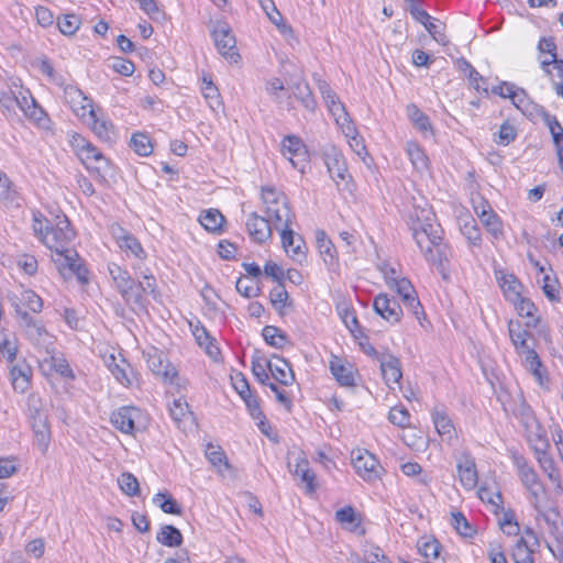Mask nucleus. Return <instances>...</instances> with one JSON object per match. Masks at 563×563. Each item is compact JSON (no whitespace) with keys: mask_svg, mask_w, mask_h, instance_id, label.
Returning a JSON list of instances; mask_svg holds the SVG:
<instances>
[{"mask_svg":"<svg viewBox=\"0 0 563 563\" xmlns=\"http://www.w3.org/2000/svg\"><path fill=\"white\" fill-rule=\"evenodd\" d=\"M434 213L430 209H415L409 225L419 249L426 254L427 246H433L442 241L434 225Z\"/></svg>","mask_w":563,"mask_h":563,"instance_id":"nucleus-1","label":"nucleus"},{"mask_svg":"<svg viewBox=\"0 0 563 563\" xmlns=\"http://www.w3.org/2000/svg\"><path fill=\"white\" fill-rule=\"evenodd\" d=\"M209 27L218 52L230 63H238L240 54L229 23L224 20H216L210 22Z\"/></svg>","mask_w":563,"mask_h":563,"instance_id":"nucleus-2","label":"nucleus"},{"mask_svg":"<svg viewBox=\"0 0 563 563\" xmlns=\"http://www.w3.org/2000/svg\"><path fill=\"white\" fill-rule=\"evenodd\" d=\"M75 238V231L70 227V222L66 216L59 218L56 225L45 228L43 242L55 252V256L63 254L70 249L68 244Z\"/></svg>","mask_w":563,"mask_h":563,"instance_id":"nucleus-3","label":"nucleus"},{"mask_svg":"<svg viewBox=\"0 0 563 563\" xmlns=\"http://www.w3.org/2000/svg\"><path fill=\"white\" fill-rule=\"evenodd\" d=\"M322 156L330 177L335 181L338 188L351 192V177L347 174V167L342 153L336 147L330 146L323 151Z\"/></svg>","mask_w":563,"mask_h":563,"instance_id":"nucleus-4","label":"nucleus"},{"mask_svg":"<svg viewBox=\"0 0 563 563\" xmlns=\"http://www.w3.org/2000/svg\"><path fill=\"white\" fill-rule=\"evenodd\" d=\"M108 268L114 287L124 302L141 306V297L136 294V282L132 278L131 274L114 263L110 264Z\"/></svg>","mask_w":563,"mask_h":563,"instance_id":"nucleus-5","label":"nucleus"},{"mask_svg":"<svg viewBox=\"0 0 563 563\" xmlns=\"http://www.w3.org/2000/svg\"><path fill=\"white\" fill-rule=\"evenodd\" d=\"M55 265L64 277L75 275L81 284L88 283V271L79 262L75 250H69L63 254L53 257Z\"/></svg>","mask_w":563,"mask_h":563,"instance_id":"nucleus-6","label":"nucleus"},{"mask_svg":"<svg viewBox=\"0 0 563 563\" xmlns=\"http://www.w3.org/2000/svg\"><path fill=\"white\" fill-rule=\"evenodd\" d=\"M351 459L356 473L365 481H374L379 477V462L367 450H353Z\"/></svg>","mask_w":563,"mask_h":563,"instance_id":"nucleus-7","label":"nucleus"},{"mask_svg":"<svg viewBox=\"0 0 563 563\" xmlns=\"http://www.w3.org/2000/svg\"><path fill=\"white\" fill-rule=\"evenodd\" d=\"M75 146L78 150L80 161L88 169H93L97 173H100L108 166V159L102 155V153L82 137L75 139Z\"/></svg>","mask_w":563,"mask_h":563,"instance_id":"nucleus-8","label":"nucleus"},{"mask_svg":"<svg viewBox=\"0 0 563 563\" xmlns=\"http://www.w3.org/2000/svg\"><path fill=\"white\" fill-rule=\"evenodd\" d=\"M282 151L295 168L303 172L308 159V151L302 141L295 135H288L283 140Z\"/></svg>","mask_w":563,"mask_h":563,"instance_id":"nucleus-9","label":"nucleus"},{"mask_svg":"<svg viewBox=\"0 0 563 563\" xmlns=\"http://www.w3.org/2000/svg\"><path fill=\"white\" fill-rule=\"evenodd\" d=\"M374 311L391 324L398 323L402 309L396 298L378 294L373 301Z\"/></svg>","mask_w":563,"mask_h":563,"instance_id":"nucleus-10","label":"nucleus"},{"mask_svg":"<svg viewBox=\"0 0 563 563\" xmlns=\"http://www.w3.org/2000/svg\"><path fill=\"white\" fill-rule=\"evenodd\" d=\"M141 411L135 407H121L111 415V423L121 432L133 434L137 430L136 420Z\"/></svg>","mask_w":563,"mask_h":563,"instance_id":"nucleus-11","label":"nucleus"},{"mask_svg":"<svg viewBox=\"0 0 563 563\" xmlns=\"http://www.w3.org/2000/svg\"><path fill=\"white\" fill-rule=\"evenodd\" d=\"M267 218L260 217L253 212L246 221L250 236L257 243H264L272 236V228Z\"/></svg>","mask_w":563,"mask_h":563,"instance_id":"nucleus-12","label":"nucleus"},{"mask_svg":"<svg viewBox=\"0 0 563 563\" xmlns=\"http://www.w3.org/2000/svg\"><path fill=\"white\" fill-rule=\"evenodd\" d=\"M147 365L153 374L161 376L164 382H173L177 371L163 356L162 352L154 350L147 354Z\"/></svg>","mask_w":563,"mask_h":563,"instance_id":"nucleus-13","label":"nucleus"},{"mask_svg":"<svg viewBox=\"0 0 563 563\" xmlns=\"http://www.w3.org/2000/svg\"><path fill=\"white\" fill-rule=\"evenodd\" d=\"M460 482L466 489H473L478 482L474 459L465 453L456 465Z\"/></svg>","mask_w":563,"mask_h":563,"instance_id":"nucleus-14","label":"nucleus"},{"mask_svg":"<svg viewBox=\"0 0 563 563\" xmlns=\"http://www.w3.org/2000/svg\"><path fill=\"white\" fill-rule=\"evenodd\" d=\"M266 214L269 221H274L276 229L291 224L294 219L287 198L266 207Z\"/></svg>","mask_w":563,"mask_h":563,"instance_id":"nucleus-15","label":"nucleus"},{"mask_svg":"<svg viewBox=\"0 0 563 563\" xmlns=\"http://www.w3.org/2000/svg\"><path fill=\"white\" fill-rule=\"evenodd\" d=\"M382 375L387 385L389 383L398 384L402 378L401 363L393 354H383L378 357Z\"/></svg>","mask_w":563,"mask_h":563,"instance_id":"nucleus-16","label":"nucleus"},{"mask_svg":"<svg viewBox=\"0 0 563 563\" xmlns=\"http://www.w3.org/2000/svg\"><path fill=\"white\" fill-rule=\"evenodd\" d=\"M319 89L324 101L327 102L330 112L336 117V123L341 124V119L347 121V113L345 108L340 102L336 93L331 89V87L325 81H321L319 84ZM342 126L344 128V122H342Z\"/></svg>","mask_w":563,"mask_h":563,"instance_id":"nucleus-17","label":"nucleus"},{"mask_svg":"<svg viewBox=\"0 0 563 563\" xmlns=\"http://www.w3.org/2000/svg\"><path fill=\"white\" fill-rule=\"evenodd\" d=\"M522 356L523 366L534 376L539 385L543 386L545 383H548L549 379L547 375V368L541 362L536 350L532 349L531 351H527V353L523 354Z\"/></svg>","mask_w":563,"mask_h":563,"instance_id":"nucleus-18","label":"nucleus"},{"mask_svg":"<svg viewBox=\"0 0 563 563\" xmlns=\"http://www.w3.org/2000/svg\"><path fill=\"white\" fill-rule=\"evenodd\" d=\"M291 224L279 228L282 236V245L286 252L291 249V257L299 258L305 257V251L302 250L306 244L305 241L299 236L295 240V232L291 230Z\"/></svg>","mask_w":563,"mask_h":563,"instance_id":"nucleus-19","label":"nucleus"},{"mask_svg":"<svg viewBox=\"0 0 563 563\" xmlns=\"http://www.w3.org/2000/svg\"><path fill=\"white\" fill-rule=\"evenodd\" d=\"M190 325L197 343L206 349L207 354L211 358L217 361L221 352L220 349L214 344V339L209 334L207 329L200 324L199 321L197 322V324L194 325L192 323H190Z\"/></svg>","mask_w":563,"mask_h":563,"instance_id":"nucleus-20","label":"nucleus"},{"mask_svg":"<svg viewBox=\"0 0 563 563\" xmlns=\"http://www.w3.org/2000/svg\"><path fill=\"white\" fill-rule=\"evenodd\" d=\"M497 280L506 299L517 303L519 296H521L522 284L520 280L514 274L504 273L500 276L497 275Z\"/></svg>","mask_w":563,"mask_h":563,"instance_id":"nucleus-21","label":"nucleus"},{"mask_svg":"<svg viewBox=\"0 0 563 563\" xmlns=\"http://www.w3.org/2000/svg\"><path fill=\"white\" fill-rule=\"evenodd\" d=\"M273 357L278 360L282 365L279 366L277 364H273L271 361H267V368L271 371L272 375L278 383L285 386L290 385L295 379V374L289 362L278 355H273Z\"/></svg>","mask_w":563,"mask_h":563,"instance_id":"nucleus-22","label":"nucleus"},{"mask_svg":"<svg viewBox=\"0 0 563 563\" xmlns=\"http://www.w3.org/2000/svg\"><path fill=\"white\" fill-rule=\"evenodd\" d=\"M118 230L120 231V234H115V238L120 249L123 250L124 252H130L139 260H145L146 253L143 250L139 240L134 238L132 234L128 233L122 228H119Z\"/></svg>","mask_w":563,"mask_h":563,"instance_id":"nucleus-23","label":"nucleus"},{"mask_svg":"<svg viewBox=\"0 0 563 563\" xmlns=\"http://www.w3.org/2000/svg\"><path fill=\"white\" fill-rule=\"evenodd\" d=\"M85 101H88L89 109V119L91 120V128L92 131L96 133V135L102 140V141H111L112 140V124L103 119H99L96 114V111L93 110L92 106L90 104L91 100L88 98H84Z\"/></svg>","mask_w":563,"mask_h":563,"instance_id":"nucleus-24","label":"nucleus"},{"mask_svg":"<svg viewBox=\"0 0 563 563\" xmlns=\"http://www.w3.org/2000/svg\"><path fill=\"white\" fill-rule=\"evenodd\" d=\"M16 313L22 319L25 333L30 340L38 342L44 335L47 334L44 325L33 319L29 312L22 311L19 306H16Z\"/></svg>","mask_w":563,"mask_h":563,"instance_id":"nucleus-25","label":"nucleus"},{"mask_svg":"<svg viewBox=\"0 0 563 563\" xmlns=\"http://www.w3.org/2000/svg\"><path fill=\"white\" fill-rule=\"evenodd\" d=\"M199 222L207 231L220 233L222 232L225 218L218 209H209L200 214Z\"/></svg>","mask_w":563,"mask_h":563,"instance_id":"nucleus-26","label":"nucleus"},{"mask_svg":"<svg viewBox=\"0 0 563 563\" xmlns=\"http://www.w3.org/2000/svg\"><path fill=\"white\" fill-rule=\"evenodd\" d=\"M291 472L295 476L300 477L301 482L306 484V492L308 494L316 492V474L310 470L309 462L306 459L299 460L295 470Z\"/></svg>","mask_w":563,"mask_h":563,"instance_id":"nucleus-27","label":"nucleus"},{"mask_svg":"<svg viewBox=\"0 0 563 563\" xmlns=\"http://www.w3.org/2000/svg\"><path fill=\"white\" fill-rule=\"evenodd\" d=\"M330 371L342 386H354V374L351 367L345 366L340 358L335 357L330 362Z\"/></svg>","mask_w":563,"mask_h":563,"instance_id":"nucleus-28","label":"nucleus"},{"mask_svg":"<svg viewBox=\"0 0 563 563\" xmlns=\"http://www.w3.org/2000/svg\"><path fill=\"white\" fill-rule=\"evenodd\" d=\"M262 335L268 345L277 350L284 349V346L289 343L287 334L275 325H265L262 330Z\"/></svg>","mask_w":563,"mask_h":563,"instance_id":"nucleus-29","label":"nucleus"},{"mask_svg":"<svg viewBox=\"0 0 563 563\" xmlns=\"http://www.w3.org/2000/svg\"><path fill=\"white\" fill-rule=\"evenodd\" d=\"M31 374L32 371L27 365H14L10 371L13 389L24 393L29 388Z\"/></svg>","mask_w":563,"mask_h":563,"instance_id":"nucleus-30","label":"nucleus"},{"mask_svg":"<svg viewBox=\"0 0 563 563\" xmlns=\"http://www.w3.org/2000/svg\"><path fill=\"white\" fill-rule=\"evenodd\" d=\"M156 540L165 547L175 548L183 543V534L175 526L166 525L161 528V531L156 536Z\"/></svg>","mask_w":563,"mask_h":563,"instance_id":"nucleus-31","label":"nucleus"},{"mask_svg":"<svg viewBox=\"0 0 563 563\" xmlns=\"http://www.w3.org/2000/svg\"><path fill=\"white\" fill-rule=\"evenodd\" d=\"M475 211L483 224L495 239H498L503 235V228L499 218L490 207H488V210H482L481 212L478 211V207H475Z\"/></svg>","mask_w":563,"mask_h":563,"instance_id":"nucleus-32","label":"nucleus"},{"mask_svg":"<svg viewBox=\"0 0 563 563\" xmlns=\"http://www.w3.org/2000/svg\"><path fill=\"white\" fill-rule=\"evenodd\" d=\"M19 199L20 196L15 186L7 174L0 170V201L19 206Z\"/></svg>","mask_w":563,"mask_h":563,"instance_id":"nucleus-33","label":"nucleus"},{"mask_svg":"<svg viewBox=\"0 0 563 563\" xmlns=\"http://www.w3.org/2000/svg\"><path fill=\"white\" fill-rule=\"evenodd\" d=\"M533 548L530 545V541L523 537L516 541L512 550V560L515 563H534L532 553Z\"/></svg>","mask_w":563,"mask_h":563,"instance_id":"nucleus-34","label":"nucleus"},{"mask_svg":"<svg viewBox=\"0 0 563 563\" xmlns=\"http://www.w3.org/2000/svg\"><path fill=\"white\" fill-rule=\"evenodd\" d=\"M317 244L323 261L328 265H333L335 258V247L327 234L322 230L316 232Z\"/></svg>","mask_w":563,"mask_h":563,"instance_id":"nucleus-35","label":"nucleus"},{"mask_svg":"<svg viewBox=\"0 0 563 563\" xmlns=\"http://www.w3.org/2000/svg\"><path fill=\"white\" fill-rule=\"evenodd\" d=\"M23 113L30 120H33L40 128L47 129L49 119L46 112L40 107L36 100L31 97V106H23Z\"/></svg>","mask_w":563,"mask_h":563,"instance_id":"nucleus-36","label":"nucleus"},{"mask_svg":"<svg viewBox=\"0 0 563 563\" xmlns=\"http://www.w3.org/2000/svg\"><path fill=\"white\" fill-rule=\"evenodd\" d=\"M205 454H206V457L208 459V461L213 466H216V467L223 466L227 470L231 468L228 457L221 446L214 445L212 443H208L206 446V450H205ZM219 473L222 474L221 468H219Z\"/></svg>","mask_w":563,"mask_h":563,"instance_id":"nucleus-37","label":"nucleus"},{"mask_svg":"<svg viewBox=\"0 0 563 563\" xmlns=\"http://www.w3.org/2000/svg\"><path fill=\"white\" fill-rule=\"evenodd\" d=\"M153 503L156 504L165 514L177 516L183 514L181 506L168 493H157L153 498Z\"/></svg>","mask_w":563,"mask_h":563,"instance_id":"nucleus-38","label":"nucleus"},{"mask_svg":"<svg viewBox=\"0 0 563 563\" xmlns=\"http://www.w3.org/2000/svg\"><path fill=\"white\" fill-rule=\"evenodd\" d=\"M201 90L209 107L212 111H217L222 106V101L218 88L210 78L203 76Z\"/></svg>","mask_w":563,"mask_h":563,"instance_id":"nucleus-39","label":"nucleus"},{"mask_svg":"<svg viewBox=\"0 0 563 563\" xmlns=\"http://www.w3.org/2000/svg\"><path fill=\"white\" fill-rule=\"evenodd\" d=\"M407 113L411 121V123L420 131V132H432V125L430 119L427 114H424L416 104H409L407 107Z\"/></svg>","mask_w":563,"mask_h":563,"instance_id":"nucleus-40","label":"nucleus"},{"mask_svg":"<svg viewBox=\"0 0 563 563\" xmlns=\"http://www.w3.org/2000/svg\"><path fill=\"white\" fill-rule=\"evenodd\" d=\"M118 485L123 494L130 497L139 496L141 493L137 478L130 472H123L118 477Z\"/></svg>","mask_w":563,"mask_h":563,"instance_id":"nucleus-41","label":"nucleus"},{"mask_svg":"<svg viewBox=\"0 0 563 563\" xmlns=\"http://www.w3.org/2000/svg\"><path fill=\"white\" fill-rule=\"evenodd\" d=\"M260 3L273 24H275L282 32L290 31V27L284 23L283 15L276 8L273 0H260Z\"/></svg>","mask_w":563,"mask_h":563,"instance_id":"nucleus-42","label":"nucleus"},{"mask_svg":"<svg viewBox=\"0 0 563 563\" xmlns=\"http://www.w3.org/2000/svg\"><path fill=\"white\" fill-rule=\"evenodd\" d=\"M538 47L542 53H549L551 55L550 59H544L541 62V67L549 76H552V70H551L550 66L558 58L556 44L554 42V38H552V37L541 38Z\"/></svg>","mask_w":563,"mask_h":563,"instance_id":"nucleus-43","label":"nucleus"},{"mask_svg":"<svg viewBox=\"0 0 563 563\" xmlns=\"http://www.w3.org/2000/svg\"><path fill=\"white\" fill-rule=\"evenodd\" d=\"M538 514L549 526L552 534L558 536L563 532V521L561 520L560 512L556 508H550L544 511L538 509Z\"/></svg>","mask_w":563,"mask_h":563,"instance_id":"nucleus-44","label":"nucleus"},{"mask_svg":"<svg viewBox=\"0 0 563 563\" xmlns=\"http://www.w3.org/2000/svg\"><path fill=\"white\" fill-rule=\"evenodd\" d=\"M112 362L109 363V369L112 373V375L115 377V379L121 383L124 386L131 385V379L129 376L128 371L130 369V364L121 358L120 363L115 362V357L111 356Z\"/></svg>","mask_w":563,"mask_h":563,"instance_id":"nucleus-45","label":"nucleus"},{"mask_svg":"<svg viewBox=\"0 0 563 563\" xmlns=\"http://www.w3.org/2000/svg\"><path fill=\"white\" fill-rule=\"evenodd\" d=\"M445 247L441 244V242L437 245L427 246L426 247V260L428 262L433 263L443 273L445 269L444 263H448V257L445 254Z\"/></svg>","mask_w":563,"mask_h":563,"instance_id":"nucleus-46","label":"nucleus"},{"mask_svg":"<svg viewBox=\"0 0 563 563\" xmlns=\"http://www.w3.org/2000/svg\"><path fill=\"white\" fill-rule=\"evenodd\" d=\"M81 24V20L74 13L64 14L57 19V25L59 31L66 35H74Z\"/></svg>","mask_w":563,"mask_h":563,"instance_id":"nucleus-47","label":"nucleus"},{"mask_svg":"<svg viewBox=\"0 0 563 563\" xmlns=\"http://www.w3.org/2000/svg\"><path fill=\"white\" fill-rule=\"evenodd\" d=\"M434 427L440 435H448L452 438L454 427L451 419L444 411L434 410L432 413Z\"/></svg>","mask_w":563,"mask_h":563,"instance_id":"nucleus-48","label":"nucleus"},{"mask_svg":"<svg viewBox=\"0 0 563 563\" xmlns=\"http://www.w3.org/2000/svg\"><path fill=\"white\" fill-rule=\"evenodd\" d=\"M407 154L416 169L424 170L428 167V157L417 143H408Z\"/></svg>","mask_w":563,"mask_h":563,"instance_id":"nucleus-49","label":"nucleus"},{"mask_svg":"<svg viewBox=\"0 0 563 563\" xmlns=\"http://www.w3.org/2000/svg\"><path fill=\"white\" fill-rule=\"evenodd\" d=\"M418 549L422 556L437 559L440 555L442 545L434 538H421L418 541Z\"/></svg>","mask_w":563,"mask_h":563,"instance_id":"nucleus-50","label":"nucleus"},{"mask_svg":"<svg viewBox=\"0 0 563 563\" xmlns=\"http://www.w3.org/2000/svg\"><path fill=\"white\" fill-rule=\"evenodd\" d=\"M269 299L274 308L278 311L280 316H284L283 308L287 305V300L289 299V295L285 289V285L278 284L271 290Z\"/></svg>","mask_w":563,"mask_h":563,"instance_id":"nucleus-51","label":"nucleus"},{"mask_svg":"<svg viewBox=\"0 0 563 563\" xmlns=\"http://www.w3.org/2000/svg\"><path fill=\"white\" fill-rule=\"evenodd\" d=\"M294 96L309 110H313L316 101L307 82H298L294 87Z\"/></svg>","mask_w":563,"mask_h":563,"instance_id":"nucleus-52","label":"nucleus"},{"mask_svg":"<svg viewBox=\"0 0 563 563\" xmlns=\"http://www.w3.org/2000/svg\"><path fill=\"white\" fill-rule=\"evenodd\" d=\"M131 146L141 156H147L153 152L150 137L141 132L134 133L131 137Z\"/></svg>","mask_w":563,"mask_h":563,"instance_id":"nucleus-53","label":"nucleus"},{"mask_svg":"<svg viewBox=\"0 0 563 563\" xmlns=\"http://www.w3.org/2000/svg\"><path fill=\"white\" fill-rule=\"evenodd\" d=\"M22 305L27 307L31 311L37 313L42 311L43 300L42 298L31 289H23L19 297Z\"/></svg>","mask_w":563,"mask_h":563,"instance_id":"nucleus-54","label":"nucleus"},{"mask_svg":"<svg viewBox=\"0 0 563 563\" xmlns=\"http://www.w3.org/2000/svg\"><path fill=\"white\" fill-rule=\"evenodd\" d=\"M335 519L342 523L346 525L350 530H354L360 525V519L356 516V512L352 506H345L335 512Z\"/></svg>","mask_w":563,"mask_h":563,"instance_id":"nucleus-55","label":"nucleus"},{"mask_svg":"<svg viewBox=\"0 0 563 563\" xmlns=\"http://www.w3.org/2000/svg\"><path fill=\"white\" fill-rule=\"evenodd\" d=\"M452 526L463 537L471 538L475 534L474 528L461 511L452 512Z\"/></svg>","mask_w":563,"mask_h":563,"instance_id":"nucleus-56","label":"nucleus"},{"mask_svg":"<svg viewBox=\"0 0 563 563\" xmlns=\"http://www.w3.org/2000/svg\"><path fill=\"white\" fill-rule=\"evenodd\" d=\"M388 420L400 428H407L410 426V413L402 406H395L389 410Z\"/></svg>","mask_w":563,"mask_h":563,"instance_id":"nucleus-57","label":"nucleus"},{"mask_svg":"<svg viewBox=\"0 0 563 563\" xmlns=\"http://www.w3.org/2000/svg\"><path fill=\"white\" fill-rule=\"evenodd\" d=\"M170 415L175 422L178 424L184 421L186 418H189L191 416V412L189 411V406L186 402V400L179 398L175 399L173 402V406L169 409Z\"/></svg>","mask_w":563,"mask_h":563,"instance_id":"nucleus-58","label":"nucleus"},{"mask_svg":"<svg viewBox=\"0 0 563 563\" xmlns=\"http://www.w3.org/2000/svg\"><path fill=\"white\" fill-rule=\"evenodd\" d=\"M342 320L355 338L363 336L355 312L352 309H344L341 312Z\"/></svg>","mask_w":563,"mask_h":563,"instance_id":"nucleus-59","label":"nucleus"},{"mask_svg":"<svg viewBox=\"0 0 563 563\" xmlns=\"http://www.w3.org/2000/svg\"><path fill=\"white\" fill-rule=\"evenodd\" d=\"M144 282H136V294L141 297V306H144V294H152L155 296L156 282L153 275H144Z\"/></svg>","mask_w":563,"mask_h":563,"instance_id":"nucleus-60","label":"nucleus"},{"mask_svg":"<svg viewBox=\"0 0 563 563\" xmlns=\"http://www.w3.org/2000/svg\"><path fill=\"white\" fill-rule=\"evenodd\" d=\"M552 66V84L553 87L559 96L562 97V93L560 91L563 90V60L556 58L555 62L551 64Z\"/></svg>","mask_w":563,"mask_h":563,"instance_id":"nucleus-61","label":"nucleus"},{"mask_svg":"<svg viewBox=\"0 0 563 563\" xmlns=\"http://www.w3.org/2000/svg\"><path fill=\"white\" fill-rule=\"evenodd\" d=\"M390 280L393 284L389 285V287L394 288L402 300H405L406 297H409L411 294H415L413 286L407 278L398 279L397 277H391Z\"/></svg>","mask_w":563,"mask_h":563,"instance_id":"nucleus-62","label":"nucleus"},{"mask_svg":"<svg viewBox=\"0 0 563 563\" xmlns=\"http://www.w3.org/2000/svg\"><path fill=\"white\" fill-rule=\"evenodd\" d=\"M508 332L512 344L518 343V341H527L530 336V333L522 329L519 321L510 320L508 322Z\"/></svg>","mask_w":563,"mask_h":563,"instance_id":"nucleus-63","label":"nucleus"},{"mask_svg":"<svg viewBox=\"0 0 563 563\" xmlns=\"http://www.w3.org/2000/svg\"><path fill=\"white\" fill-rule=\"evenodd\" d=\"M110 66L115 73L123 76H131L135 69V66L131 60L122 57L112 58Z\"/></svg>","mask_w":563,"mask_h":563,"instance_id":"nucleus-64","label":"nucleus"}]
</instances>
